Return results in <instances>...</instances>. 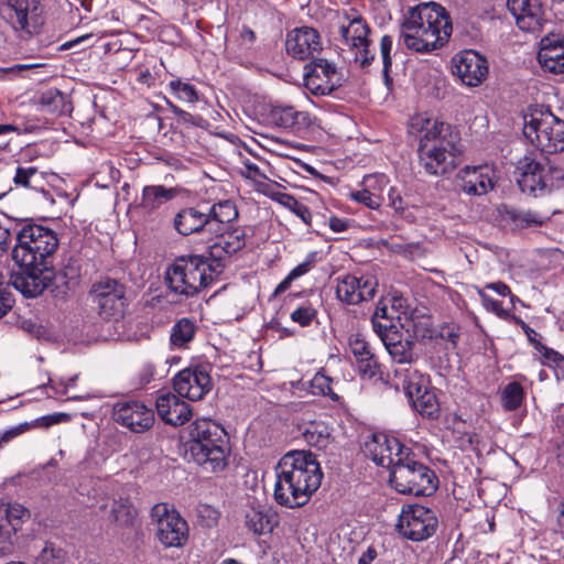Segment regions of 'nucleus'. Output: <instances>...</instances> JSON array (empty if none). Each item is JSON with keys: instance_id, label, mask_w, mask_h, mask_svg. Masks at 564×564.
<instances>
[{"instance_id": "nucleus-24", "label": "nucleus", "mask_w": 564, "mask_h": 564, "mask_svg": "<svg viewBox=\"0 0 564 564\" xmlns=\"http://www.w3.org/2000/svg\"><path fill=\"white\" fill-rule=\"evenodd\" d=\"M155 406L159 416L173 426H181L192 417V408L180 395L165 393L158 397Z\"/></svg>"}, {"instance_id": "nucleus-62", "label": "nucleus", "mask_w": 564, "mask_h": 564, "mask_svg": "<svg viewBox=\"0 0 564 564\" xmlns=\"http://www.w3.org/2000/svg\"><path fill=\"white\" fill-rule=\"evenodd\" d=\"M509 322H513L522 328L528 340L534 346V348L536 347V343H541L539 340L540 335L519 316L512 315Z\"/></svg>"}, {"instance_id": "nucleus-35", "label": "nucleus", "mask_w": 564, "mask_h": 564, "mask_svg": "<svg viewBox=\"0 0 564 564\" xmlns=\"http://www.w3.org/2000/svg\"><path fill=\"white\" fill-rule=\"evenodd\" d=\"M550 42L546 46H550ZM538 59L541 66L551 73L561 74L564 72V45L555 48L540 47Z\"/></svg>"}, {"instance_id": "nucleus-25", "label": "nucleus", "mask_w": 564, "mask_h": 564, "mask_svg": "<svg viewBox=\"0 0 564 564\" xmlns=\"http://www.w3.org/2000/svg\"><path fill=\"white\" fill-rule=\"evenodd\" d=\"M208 234L218 236L231 228L239 213L235 203L230 199L219 200L210 206L208 213Z\"/></svg>"}, {"instance_id": "nucleus-34", "label": "nucleus", "mask_w": 564, "mask_h": 564, "mask_svg": "<svg viewBox=\"0 0 564 564\" xmlns=\"http://www.w3.org/2000/svg\"><path fill=\"white\" fill-rule=\"evenodd\" d=\"M195 334V323L187 317H183L172 326L170 335L171 345L176 348H187Z\"/></svg>"}, {"instance_id": "nucleus-23", "label": "nucleus", "mask_w": 564, "mask_h": 564, "mask_svg": "<svg viewBox=\"0 0 564 564\" xmlns=\"http://www.w3.org/2000/svg\"><path fill=\"white\" fill-rule=\"evenodd\" d=\"M214 237L216 240L208 246V256L220 270L223 258L241 250L246 245L247 235L245 228L231 227L224 234Z\"/></svg>"}, {"instance_id": "nucleus-31", "label": "nucleus", "mask_w": 564, "mask_h": 564, "mask_svg": "<svg viewBox=\"0 0 564 564\" xmlns=\"http://www.w3.org/2000/svg\"><path fill=\"white\" fill-rule=\"evenodd\" d=\"M175 196L174 188H166L163 185H148L142 191L140 207L144 213L152 214Z\"/></svg>"}, {"instance_id": "nucleus-46", "label": "nucleus", "mask_w": 564, "mask_h": 564, "mask_svg": "<svg viewBox=\"0 0 564 564\" xmlns=\"http://www.w3.org/2000/svg\"><path fill=\"white\" fill-rule=\"evenodd\" d=\"M66 558V552L46 542L41 553L36 557L37 564H63Z\"/></svg>"}, {"instance_id": "nucleus-3", "label": "nucleus", "mask_w": 564, "mask_h": 564, "mask_svg": "<svg viewBox=\"0 0 564 564\" xmlns=\"http://www.w3.org/2000/svg\"><path fill=\"white\" fill-rule=\"evenodd\" d=\"M421 124L419 159L431 175H446L454 171L462 155L458 132L448 123L437 119L417 118L413 126Z\"/></svg>"}, {"instance_id": "nucleus-38", "label": "nucleus", "mask_w": 564, "mask_h": 564, "mask_svg": "<svg viewBox=\"0 0 564 564\" xmlns=\"http://www.w3.org/2000/svg\"><path fill=\"white\" fill-rule=\"evenodd\" d=\"M347 22L341 23L339 26V34L344 42L360 35H370L371 29L360 15L349 18L346 15Z\"/></svg>"}, {"instance_id": "nucleus-22", "label": "nucleus", "mask_w": 564, "mask_h": 564, "mask_svg": "<svg viewBox=\"0 0 564 564\" xmlns=\"http://www.w3.org/2000/svg\"><path fill=\"white\" fill-rule=\"evenodd\" d=\"M377 327L382 332L380 339L394 362L411 365L417 359L413 349L414 341L410 337L404 338L399 329L387 330V327L380 324Z\"/></svg>"}, {"instance_id": "nucleus-44", "label": "nucleus", "mask_w": 564, "mask_h": 564, "mask_svg": "<svg viewBox=\"0 0 564 564\" xmlns=\"http://www.w3.org/2000/svg\"><path fill=\"white\" fill-rule=\"evenodd\" d=\"M170 90L181 101L194 104L198 100V94L196 88L189 84L182 82L181 79H174L169 83Z\"/></svg>"}, {"instance_id": "nucleus-58", "label": "nucleus", "mask_w": 564, "mask_h": 564, "mask_svg": "<svg viewBox=\"0 0 564 564\" xmlns=\"http://www.w3.org/2000/svg\"><path fill=\"white\" fill-rule=\"evenodd\" d=\"M535 349L543 356V358L549 362L553 364L556 368H564V356L558 351L546 347L542 343H536Z\"/></svg>"}, {"instance_id": "nucleus-60", "label": "nucleus", "mask_w": 564, "mask_h": 564, "mask_svg": "<svg viewBox=\"0 0 564 564\" xmlns=\"http://www.w3.org/2000/svg\"><path fill=\"white\" fill-rule=\"evenodd\" d=\"M14 300L6 286L4 278L0 274V318L3 317L13 306Z\"/></svg>"}, {"instance_id": "nucleus-29", "label": "nucleus", "mask_w": 564, "mask_h": 564, "mask_svg": "<svg viewBox=\"0 0 564 564\" xmlns=\"http://www.w3.org/2000/svg\"><path fill=\"white\" fill-rule=\"evenodd\" d=\"M501 221L512 229L536 227L543 224L540 215L531 210H522L502 205L498 208Z\"/></svg>"}, {"instance_id": "nucleus-37", "label": "nucleus", "mask_w": 564, "mask_h": 564, "mask_svg": "<svg viewBox=\"0 0 564 564\" xmlns=\"http://www.w3.org/2000/svg\"><path fill=\"white\" fill-rule=\"evenodd\" d=\"M303 436L310 446L318 449L326 448L332 440L329 427L324 423H311Z\"/></svg>"}, {"instance_id": "nucleus-14", "label": "nucleus", "mask_w": 564, "mask_h": 564, "mask_svg": "<svg viewBox=\"0 0 564 564\" xmlns=\"http://www.w3.org/2000/svg\"><path fill=\"white\" fill-rule=\"evenodd\" d=\"M305 87L317 96L330 95L340 86V75L334 63L326 58H314L304 67Z\"/></svg>"}, {"instance_id": "nucleus-49", "label": "nucleus", "mask_w": 564, "mask_h": 564, "mask_svg": "<svg viewBox=\"0 0 564 564\" xmlns=\"http://www.w3.org/2000/svg\"><path fill=\"white\" fill-rule=\"evenodd\" d=\"M170 111L177 117V122L184 126H193L204 128L207 122L199 115H192L171 101H167Z\"/></svg>"}, {"instance_id": "nucleus-42", "label": "nucleus", "mask_w": 564, "mask_h": 564, "mask_svg": "<svg viewBox=\"0 0 564 564\" xmlns=\"http://www.w3.org/2000/svg\"><path fill=\"white\" fill-rule=\"evenodd\" d=\"M333 379L323 371H318L310 381L311 392L317 395L328 397L333 401H338L339 397L332 389Z\"/></svg>"}, {"instance_id": "nucleus-16", "label": "nucleus", "mask_w": 564, "mask_h": 564, "mask_svg": "<svg viewBox=\"0 0 564 564\" xmlns=\"http://www.w3.org/2000/svg\"><path fill=\"white\" fill-rule=\"evenodd\" d=\"M377 285L372 276L344 274L336 279V297L346 305H358L375 297Z\"/></svg>"}, {"instance_id": "nucleus-1", "label": "nucleus", "mask_w": 564, "mask_h": 564, "mask_svg": "<svg viewBox=\"0 0 564 564\" xmlns=\"http://www.w3.org/2000/svg\"><path fill=\"white\" fill-rule=\"evenodd\" d=\"M19 234L11 257L20 271L11 275V283L25 297H36L54 278L52 257L58 238L54 230L30 219H23Z\"/></svg>"}, {"instance_id": "nucleus-64", "label": "nucleus", "mask_w": 564, "mask_h": 564, "mask_svg": "<svg viewBox=\"0 0 564 564\" xmlns=\"http://www.w3.org/2000/svg\"><path fill=\"white\" fill-rule=\"evenodd\" d=\"M382 546L371 544L369 545L360 555L358 558V564H372L375 560L379 556L381 553Z\"/></svg>"}, {"instance_id": "nucleus-51", "label": "nucleus", "mask_w": 564, "mask_h": 564, "mask_svg": "<svg viewBox=\"0 0 564 564\" xmlns=\"http://www.w3.org/2000/svg\"><path fill=\"white\" fill-rule=\"evenodd\" d=\"M61 278L64 279V284L68 289L75 288L80 279L82 270L77 260L69 259L63 267L59 273Z\"/></svg>"}, {"instance_id": "nucleus-27", "label": "nucleus", "mask_w": 564, "mask_h": 564, "mask_svg": "<svg viewBox=\"0 0 564 564\" xmlns=\"http://www.w3.org/2000/svg\"><path fill=\"white\" fill-rule=\"evenodd\" d=\"M174 228L180 235L208 234V217L206 213L195 207H187L180 210L174 217Z\"/></svg>"}, {"instance_id": "nucleus-55", "label": "nucleus", "mask_w": 564, "mask_h": 564, "mask_svg": "<svg viewBox=\"0 0 564 564\" xmlns=\"http://www.w3.org/2000/svg\"><path fill=\"white\" fill-rule=\"evenodd\" d=\"M316 316V310L312 305H303L291 313V319L302 327L310 326Z\"/></svg>"}, {"instance_id": "nucleus-52", "label": "nucleus", "mask_w": 564, "mask_h": 564, "mask_svg": "<svg viewBox=\"0 0 564 564\" xmlns=\"http://www.w3.org/2000/svg\"><path fill=\"white\" fill-rule=\"evenodd\" d=\"M478 295L487 311L495 313L499 318L505 321H509L512 317V314L505 310L499 301L490 297L484 290H478Z\"/></svg>"}, {"instance_id": "nucleus-40", "label": "nucleus", "mask_w": 564, "mask_h": 564, "mask_svg": "<svg viewBox=\"0 0 564 564\" xmlns=\"http://www.w3.org/2000/svg\"><path fill=\"white\" fill-rule=\"evenodd\" d=\"M301 115L291 106H275L270 111V119L278 127L293 128Z\"/></svg>"}, {"instance_id": "nucleus-54", "label": "nucleus", "mask_w": 564, "mask_h": 564, "mask_svg": "<svg viewBox=\"0 0 564 564\" xmlns=\"http://www.w3.org/2000/svg\"><path fill=\"white\" fill-rule=\"evenodd\" d=\"M389 180L384 174L366 175L362 181L364 189L375 192L382 197V191L387 186Z\"/></svg>"}, {"instance_id": "nucleus-20", "label": "nucleus", "mask_w": 564, "mask_h": 564, "mask_svg": "<svg viewBox=\"0 0 564 564\" xmlns=\"http://www.w3.org/2000/svg\"><path fill=\"white\" fill-rule=\"evenodd\" d=\"M507 7L523 32L540 33L543 30L546 18L541 0H507Z\"/></svg>"}, {"instance_id": "nucleus-13", "label": "nucleus", "mask_w": 564, "mask_h": 564, "mask_svg": "<svg viewBox=\"0 0 564 564\" xmlns=\"http://www.w3.org/2000/svg\"><path fill=\"white\" fill-rule=\"evenodd\" d=\"M112 417L116 423L133 433H144L154 422V411L139 400H124L113 404Z\"/></svg>"}, {"instance_id": "nucleus-36", "label": "nucleus", "mask_w": 564, "mask_h": 564, "mask_svg": "<svg viewBox=\"0 0 564 564\" xmlns=\"http://www.w3.org/2000/svg\"><path fill=\"white\" fill-rule=\"evenodd\" d=\"M111 512L118 527L130 528L137 524V509L128 499L115 501Z\"/></svg>"}, {"instance_id": "nucleus-4", "label": "nucleus", "mask_w": 564, "mask_h": 564, "mask_svg": "<svg viewBox=\"0 0 564 564\" xmlns=\"http://www.w3.org/2000/svg\"><path fill=\"white\" fill-rule=\"evenodd\" d=\"M452 31L446 9L435 2H422L410 8L401 24V37L405 46L421 53L443 46Z\"/></svg>"}, {"instance_id": "nucleus-11", "label": "nucleus", "mask_w": 564, "mask_h": 564, "mask_svg": "<svg viewBox=\"0 0 564 564\" xmlns=\"http://www.w3.org/2000/svg\"><path fill=\"white\" fill-rule=\"evenodd\" d=\"M402 389L412 408L423 417L435 419L440 414V402L435 389L417 370H406Z\"/></svg>"}, {"instance_id": "nucleus-45", "label": "nucleus", "mask_w": 564, "mask_h": 564, "mask_svg": "<svg viewBox=\"0 0 564 564\" xmlns=\"http://www.w3.org/2000/svg\"><path fill=\"white\" fill-rule=\"evenodd\" d=\"M278 200L292 210L304 224L311 225L312 214L306 205L299 202L294 196L290 194H280Z\"/></svg>"}, {"instance_id": "nucleus-7", "label": "nucleus", "mask_w": 564, "mask_h": 564, "mask_svg": "<svg viewBox=\"0 0 564 564\" xmlns=\"http://www.w3.org/2000/svg\"><path fill=\"white\" fill-rule=\"evenodd\" d=\"M523 135L541 152L553 154L564 151V120L542 105L529 107L523 116Z\"/></svg>"}, {"instance_id": "nucleus-56", "label": "nucleus", "mask_w": 564, "mask_h": 564, "mask_svg": "<svg viewBox=\"0 0 564 564\" xmlns=\"http://www.w3.org/2000/svg\"><path fill=\"white\" fill-rule=\"evenodd\" d=\"M358 371L368 378H373L378 373V361L375 355L371 352L368 356L361 357L356 360Z\"/></svg>"}, {"instance_id": "nucleus-26", "label": "nucleus", "mask_w": 564, "mask_h": 564, "mask_svg": "<svg viewBox=\"0 0 564 564\" xmlns=\"http://www.w3.org/2000/svg\"><path fill=\"white\" fill-rule=\"evenodd\" d=\"M437 524L436 514L432 509L413 505L402 510L397 529H436Z\"/></svg>"}, {"instance_id": "nucleus-61", "label": "nucleus", "mask_w": 564, "mask_h": 564, "mask_svg": "<svg viewBox=\"0 0 564 564\" xmlns=\"http://www.w3.org/2000/svg\"><path fill=\"white\" fill-rule=\"evenodd\" d=\"M392 36L391 35H383L380 40V53L382 57V64L386 67L392 66V57H391V51H392Z\"/></svg>"}, {"instance_id": "nucleus-43", "label": "nucleus", "mask_w": 564, "mask_h": 564, "mask_svg": "<svg viewBox=\"0 0 564 564\" xmlns=\"http://www.w3.org/2000/svg\"><path fill=\"white\" fill-rule=\"evenodd\" d=\"M220 513L209 505H199L196 508V525L202 529H213L219 524Z\"/></svg>"}, {"instance_id": "nucleus-10", "label": "nucleus", "mask_w": 564, "mask_h": 564, "mask_svg": "<svg viewBox=\"0 0 564 564\" xmlns=\"http://www.w3.org/2000/svg\"><path fill=\"white\" fill-rule=\"evenodd\" d=\"M89 299L98 315L105 319H119L126 307V288L115 279L106 278L93 284Z\"/></svg>"}, {"instance_id": "nucleus-19", "label": "nucleus", "mask_w": 564, "mask_h": 564, "mask_svg": "<svg viewBox=\"0 0 564 564\" xmlns=\"http://www.w3.org/2000/svg\"><path fill=\"white\" fill-rule=\"evenodd\" d=\"M453 74L469 87H476L488 75V63L474 50L459 52L453 57Z\"/></svg>"}, {"instance_id": "nucleus-21", "label": "nucleus", "mask_w": 564, "mask_h": 564, "mask_svg": "<svg viewBox=\"0 0 564 564\" xmlns=\"http://www.w3.org/2000/svg\"><path fill=\"white\" fill-rule=\"evenodd\" d=\"M496 171L489 165L466 166L458 174V187L466 195L481 196L494 189Z\"/></svg>"}, {"instance_id": "nucleus-41", "label": "nucleus", "mask_w": 564, "mask_h": 564, "mask_svg": "<svg viewBox=\"0 0 564 564\" xmlns=\"http://www.w3.org/2000/svg\"><path fill=\"white\" fill-rule=\"evenodd\" d=\"M246 525L248 529H274L279 521L275 514L252 509L246 514Z\"/></svg>"}, {"instance_id": "nucleus-6", "label": "nucleus", "mask_w": 564, "mask_h": 564, "mask_svg": "<svg viewBox=\"0 0 564 564\" xmlns=\"http://www.w3.org/2000/svg\"><path fill=\"white\" fill-rule=\"evenodd\" d=\"M219 272L214 261L208 262L204 256L180 257L166 269L165 282L171 292L191 297L207 288Z\"/></svg>"}, {"instance_id": "nucleus-18", "label": "nucleus", "mask_w": 564, "mask_h": 564, "mask_svg": "<svg viewBox=\"0 0 564 564\" xmlns=\"http://www.w3.org/2000/svg\"><path fill=\"white\" fill-rule=\"evenodd\" d=\"M286 53L295 59L315 58L323 50L322 37L312 26H300L291 30L285 40Z\"/></svg>"}, {"instance_id": "nucleus-59", "label": "nucleus", "mask_w": 564, "mask_h": 564, "mask_svg": "<svg viewBox=\"0 0 564 564\" xmlns=\"http://www.w3.org/2000/svg\"><path fill=\"white\" fill-rule=\"evenodd\" d=\"M348 345L356 360L371 354L369 344L360 335H352L349 338Z\"/></svg>"}, {"instance_id": "nucleus-53", "label": "nucleus", "mask_w": 564, "mask_h": 564, "mask_svg": "<svg viewBox=\"0 0 564 564\" xmlns=\"http://www.w3.org/2000/svg\"><path fill=\"white\" fill-rule=\"evenodd\" d=\"M350 196L355 202L364 204L370 209H378L383 202V197H379L375 192L370 193L364 188L352 192Z\"/></svg>"}, {"instance_id": "nucleus-50", "label": "nucleus", "mask_w": 564, "mask_h": 564, "mask_svg": "<svg viewBox=\"0 0 564 564\" xmlns=\"http://www.w3.org/2000/svg\"><path fill=\"white\" fill-rule=\"evenodd\" d=\"M156 538L165 547H180L187 542L188 531H156Z\"/></svg>"}, {"instance_id": "nucleus-32", "label": "nucleus", "mask_w": 564, "mask_h": 564, "mask_svg": "<svg viewBox=\"0 0 564 564\" xmlns=\"http://www.w3.org/2000/svg\"><path fill=\"white\" fill-rule=\"evenodd\" d=\"M352 57V61L361 68L369 67L376 58V51L371 50L369 35H360L344 42Z\"/></svg>"}, {"instance_id": "nucleus-33", "label": "nucleus", "mask_w": 564, "mask_h": 564, "mask_svg": "<svg viewBox=\"0 0 564 564\" xmlns=\"http://www.w3.org/2000/svg\"><path fill=\"white\" fill-rule=\"evenodd\" d=\"M22 224L23 218H13L6 214L0 216V257L9 251L13 236L19 243V231Z\"/></svg>"}, {"instance_id": "nucleus-5", "label": "nucleus", "mask_w": 564, "mask_h": 564, "mask_svg": "<svg viewBox=\"0 0 564 564\" xmlns=\"http://www.w3.org/2000/svg\"><path fill=\"white\" fill-rule=\"evenodd\" d=\"M189 438L185 443V458L206 471H221L227 466L230 452L224 427L210 419H198L189 426Z\"/></svg>"}, {"instance_id": "nucleus-57", "label": "nucleus", "mask_w": 564, "mask_h": 564, "mask_svg": "<svg viewBox=\"0 0 564 564\" xmlns=\"http://www.w3.org/2000/svg\"><path fill=\"white\" fill-rule=\"evenodd\" d=\"M9 523L14 528V521H24L31 517V512L24 506L14 502L9 503L6 509Z\"/></svg>"}, {"instance_id": "nucleus-2", "label": "nucleus", "mask_w": 564, "mask_h": 564, "mask_svg": "<svg viewBox=\"0 0 564 564\" xmlns=\"http://www.w3.org/2000/svg\"><path fill=\"white\" fill-rule=\"evenodd\" d=\"M323 473L311 452L294 451L285 454L275 467L274 500L288 508L306 505L319 488Z\"/></svg>"}, {"instance_id": "nucleus-17", "label": "nucleus", "mask_w": 564, "mask_h": 564, "mask_svg": "<svg viewBox=\"0 0 564 564\" xmlns=\"http://www.w3.org/2000/svg\"><path fill=\"white\" fill-rule=\"evenodd\" d=\"M6 14L15 31L33 34L42 25V7L39 0H8Z\"/></svg>"}, {"instance_id": "nucleus-8", "label": "nucleus", "mask_w": 564, "mask_h": 564, "mask_svg": "<svg viewBox=\"0 0 564 564\" xmlns=\"http://www.w3.org/2000/svg\"><path fill=\"white\" fill-rule=\"evenodd\" d=\"M516 170L520 189L534 197L551 193L564 181L562 169L552 164L547 158L538 159L533 153L521 158Z\"/></svg>"}, {"instance_id": "nucleus-48", "label": "nucleus", "mask_w": 564, "mask_h": 564, "mask_svg": "<svg viewBox=\"0 0 564 564\" xmlns=\"http://www.w3.org/2000/svg\"><path fill=\"white\" fill-rule=\"evenodd\" d=\"M40 176L35 166H18L13 176V183L18 187L35 188L34 181Z\"/></svg>"}, {"instance_id": "nucleus-9", "label": "nucleus", "mask_w": 564, "mask_h": 564, "mask_svg": "<svg viewBox=\"0 0 564 564\" xmlns=\"http://www.w3.org/2000/svg\"><path fill=\"white\" fill-rule=\"evenodd\" d=\"M391 486L402 495L431 496L438 486L435 473L410 454L397 458V466L390 471Z\"/></svg>"}, {"instance_id": "nucleus-28", "label": "nucleus", "mask_w": 564, "mask_h": 564, "mask_svg": "<svg viewBox=\"0 0 564 564\" xmlns=\"http://www.w3.org/2000/svg\"><path fill=\"white\" fill-rule=\"evenodd\" d=\"M151 523L158 529H188L187 522L177 509L169 502L154 505L150 512Z\"/></svg>"}, {"instance_id": "nucleus-39", "label": "nucleus", "mask_w": 564, "mask_h": 564, "mask_svg": "<svg viewBox=\"0 0 564 564\" xmlns=\"http://www.w3.org/2000/svg\"><path fill=\"white\" fill-rule=\"evenodd\" d=\"M524 399V390L522 386L512 381L509 382L501 391V405L506 411H514L520 408Z\"/></svg>"}, {"instance_id": "nucleus-15", "label": "nucleus", "mask_w": 564, "mask_h": 564, "mask_svg": "<svg viewBox=\"0 0 564 564\" xmlns=\"http://www.w3.org/2000/svg\"><path fill=\"white\" fill-rule=\"evenodd\" d=\"M173 387L180 397L199 401L210 391L213 382L205 366H195L178 371Z\"/></svg>"}, {"instance_id": "nucleus-47", "label": "nucleus", "mask_w": 564, "mask_h": 564, "mask_svg": "<svg viewBox=\"0 0 564 564\" xmlns=\"http://www.w3.org/2000/svg\"><path fill=\"white\" fill-rule=\"evenodd\" d=\"M393 316H390L388 313V306L380 301L376 307L375 314L372 316V327L379 337L382 336V332H380L377 327L378 324L381 326H386L387 330H395L398 327L393 324Z\"/></svg>"}, {"instance_id": "nucleus-30", "label": "nucleus", "mask_w": 564, "mask_h": 564, "mask_svg": "<svg viewBox=\"0 0 564 564\" xmlns=\"http://www.w3.org/2000/svg\"><path fill=\"white\" fill-rule=\"evenodd\" d=\"M40 109L52 116H63L72 112V102L68 96L57 88L43 91L39 98Z\"/></svg>"}, {"instance_id": "nucleus-12", "label": "nucleus", "mask_w": 564, "mask_h": 564, "mask_svg": "<svg viewBox=\"0 0 564 564\" xmlns=\"http://www.w3.org/2000/svg\"><path fill=\"white\" fill-rule=\"evenodd\" d=\"M364 452L378 466L387 467L390 471L397 466V458L410 454V448L398 438L384 433H373L365 442Z\"/></svg>"}, {"instance_id": "nucleus-63", "label": "nucleus", "mask_w": 564, "mask_h": 564, "mask_svg": "<svg viewBox=\"0 0 564 564\" xmlns=\"http://www.w3.org/2000/svg\"><path fill=\"white\" fill-rule=\"evenodd\" d=\"M388 198L389 206H391L397 214L403 215L408 208V205L402 196L395 191V188H390Z\"/></svg>"}]
</instances>
